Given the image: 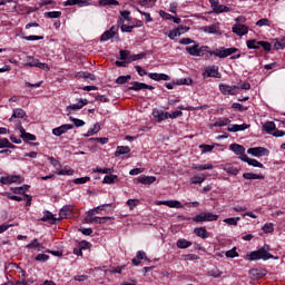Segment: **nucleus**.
<instances>
[{
	"label": "nucleus",
	"mask_w": 285,
	"mask_h": 285,
	"mask_svg": "<svg viewBox=\"0 0 285 285\" xmlns=\"http://www.w3.org/2000/svg\"><path fill=\"white\" fill-rule=\"evenodd\" d=\"M256 26H257L258 28H263V26H271V20H268V18L259 19V20L256 22Z\"/></svg>",
	"instance_id": "58"
},
{
	"label": "nucleus",
	"mask_w": 285,
	"mask_h": 285,
	"mask_svg": "<svg viewBox=\"0 0 285 285\" xmlns=\"http://www.w3.org/2000/svg\"><path fill=\"white\" fill-rule=\"evenodd\" d=\"M262 230H263L264 233H266V234L273 233V230H275V228L273 227V223H266V224L263 226Z\"/></svg>",
	"instance_id": "59"
},
{
	"label": "nucleus",
	"mask_w": 285,
	"mask_h": 285,
	"mask_svg": "<svg viewBox=\"0 0 285 285\" xmlns=\"http://www.w3.org/2000/svg\"><path fill=\"white\" fill-rule=\"evenodd\" d=\"M247 155H252L253 157H268L271 150L266 147H252L247 149Z\"/></svg>",
	"instance_id": "6"
},
{
	"label": "nucleus",
	"mask_w": 285,
	"mask_h": 285,
	"mask_svg": "<svg viewBox=\"0 0 285 285\" xmlns=\"http://www.w3.org/2000/svg\"><path fill=\"white\" fill-rule=\"evenodd\" d=\"M176 86H191L193 80L190 78H181L179 80L174 81Z\"/></svg>",
	"instance_id": "41"
},
{
	"label": "nucleus",
	"mask_w": 285,
	"mask_h": 285,
	"mask_svg": "<svg viewBox=\"0 0 285 285\" xmlns=\"http://www.w3.org/2000/svg\"><path fill=\"white\" fill-rule=\"evenodd\" d=\"M248 128H250V125L243 124V125H233L232 127H228L227 130L228 132H239L242 130H248Z\"/></svg>",
	"instance_id": "25"
},
{
	"label": "nucleus",
	"mask_w": 285,
	"mask_h": 285,
	"mask_svg": "<svg viewBox=\"0 0 285 285\" xmlns=\"http://www.w3.org/2000/svg\"><path fill=\"white\" fill-rule=\"evenodd\" d=\"M78 246L81 248V250H88L92 247V244L88 240H81Z\"/></svg>",
	"instance_id": "52"
},
{
	"label": "nucleus",
	"mask_w": 285,
	"mask_h": 285,
	"mask_svg": "<svg viewBox=\"0 0 285 285\" xmlns=\"http://www.w3.org/2000/svg\"><path fill=\"white\" fill-rule=\"evenodd\" d=\"M117 181H119V177H117V175H106L104 177L102 184H117Z\"/></svg>",
	"instance_id": "33"
},
{
	"label": "nucleus",
	"mask_w": 285,
	"mask_h": 285,
	"mask_svg": "<svg viewBox=\"0 0 285 285\" xmlns=\"http://www.w3.org/2000/svg\"><path fill=\"white\" fill-rule=\"evenodd\" d=\"M194 233L197 235V237H200V239H208V237H210V234L206 227H196Z\"/></svg>",
	"instance_id": "22"
},
{
	"label": "nucleus",
	"mask_w": 285,
	"mask_h": 285,
	"mask_svg": "<svg viewBox=\"0 0 285 285\" xmlns=\"http://www.w3.org/2000/svg\"><path fill=\"white\" fill-rule=\"evenodd\" d=\"M121 32H132L135 30V26H127V24H121L120 26Z\"/></svg>",
	"instance_id": "63"
},
{
	"label": "nucleus",
	"mask_w": 285,
	"mask_h": 285,
	"mask_svg": "<svg viewBox=\"0 0 285 285\" xmlns=\"http://www.w3.org/2000/svg\"><path fill=\"white\" fill-rule=\"evenodd\" d=\"M0 184L4 186H10V184H23V178L19 175H10L0 178Z\"/></svg>",
	"instance_id": "7"
},
{
	"label": "nucleus",
	"mask_w": 285,
	"mask_h": 285,
	"mask_svg": "<svg viewBox=\"0 0 285 285\" xmlns=\"http://www.w3.org/2000/svg\"><path fill=\"white\" fill-rule=\"evenodd\" d=\"M203 75L204 77H214L215 79H222V73H219V67L217 66L208 67Z\"/></svg>",
	"instance_id": "14"
},
{
	"label": "nucleus",
	"mask_w": 285,
	"mask_h": 285,
	"mask_svg": "<svg viewBox=\"0 0 285 285\" xmlns=\"http://www.w3.org/2000/svg\"><path fill=\"white\" fill-rule=\"evenodd\" d=\"M226 257L233 259L235 257H239V253H237V247H234L225 253Z\"/></svg>",
	"instance_id": "49"
},
{
	"label": "nucleus",
	"mask_w": 285,
	"mask_h": 285,
	"mask_svg": "<svg viewBox=\"0 0 285 285\" xmlns=\"http://www.w3.org/2000/svg\"><path fill=\"white\" fill-rule=\"evenodd\" d=\"M39 63V59H35V57H28L26 66H29V68H37V65Z\"/></svg>",
	"instance_id": "48"
},
{
	"label": "nucleus",
	"mask_w": 285,
	"mask_h": 285,
	"mask_svg": "<svg viewBox=\"0 0 285 285\" xmlns=\"http://www.w3.org/2000/svg\"><path fill=\"white\" fill-rule=\"evenodd\" d=\"M75 206L72 205H66L63 206L60 212H59V218L58 219H70V217H72V215H75Z\"/></svg>",
	"instance_id": "8"
},
{
	"label": "nucleus",
	"mask_w": 285,
	"mask_h": 285,
	"mask_svg": "<svg viewBox=\"0 0 285 285\" xmlns=\"http://www.w3.org/2000/svg\"><path fill=\"white\" fill-rule=\"evenodd\" d=\"M239 159L254 168H264V164L259 163L257 159L248 158V155L239 156Z\"/></svg>",
	"instance_id": "15"
},
{
	"label": "nucleus",
	"mask_w": 285,
	"mask_h": 285,
	"mask_svg": "<svg viewBox=\"0 0 285 285\" xmlns=\"http://www.w3.org/2000/svg\"><path fill=\"white\" fill-rule=\"evenodd\" d=\"M88 181H90V177L85 176V177L76 178L73 180V184L81 185V184H88Z\"/></svg>",
	"instance_id": "56"
},
{
	"label": "nucleus",
	"mask_w": 285,
	"mask_h": 285,
	"mask_svg": "<svg viewBox=\"0 0 285 285\" xmlns=\"http://www.w3.org/2000/svg\"><path fill=\"white\" fill-rule=\"evenodd\" d=\"M246 46H247L248 50H259V48H261L259 41H257L255 39L247 40Z\"/></svg>",
	"instance_id": "32"
},
{
	"label": "nucleus",
	"mask_w": 285,
	"mask_h": 285,
	"mask_svg": "<svg viewBox=\"0 0 285 285\" xmlns=\"http://www.w3.org/2000/svg\"><path fill=\"white\" fill-rule=\"evenodd\" d=\"M130 79H132V76H130V75L119 76L116 79V83H118L119 86H124V83H128V81H130Z\"/></svg>",
	"instance_id": "37"
},
{
	"label": "nucleus",
	"mask_w": 285,
	"mask_h": 285,
	"mask_svg": "<svg viewBox=\"0 0 285 285\" xmlns=\"http://www.w3.org/2000/svg\"><path fill=\"white\" fill-rule=\"evenodd\" d=\"M128 90H134V92H139V90H155L154 86L147 85L145 82L134 81Z\"/></svg>",
	"instance_id": "9"
},
{
	"label": "nucleus",
	"mask_w": 285,
	"mask_h": 285,
	"mask_svg": "<svg viewBox=\"0 0 285 285\" xmlns=\"http://www.w3.org/2000/svg\"><path fill=\"white\" fill-rule=\"evenodd\" d=\"M191 168H193V170H213V168H215V166H213V164H207V165L193 164Z\"/></svg>",
	"instance_id": "34"
},
{
	"label": "nucleus",
	"mask_w": 285,
	"mask_h": 285,
	"mask_svg": "<svg viewBox=\"0 0 285 285\" xmlns=\"http://www.w3.org/2000/svg\"><path fill=\"white\" fill-rule=\"evenodd\" d=\"M99 130H101V125H99V122H96L92 128L88 129L85 137H92V135H97Z\"/></svg>",
	"instance_id": "35"
},
{
	"label": "nucleus",
	"mask_w": 285,
	"mask_h": 285,
	"mask_svg": "<svg viewBox=\"0 0 285 285\" xmlns=\"http://www.w3.org/2000/svg\"><path fill=\"white\" fill-rule=\"evenodd\" d=\"M22 139L26 142H28V141H37V136H35V135H32L30 132H27Z\"/></svg>",
	"instance_id": "62"
},
{
	"label": "nucleus",
	"mask_w": 285,
	"mask_h": 285,
	"mask_svg": "<svg viewBox=\"0 0 285 285\" xmlns=\"http://www.w3.org/2000/svg\"><path fill=\"white\" fill-rule=\"evenodd\" d=\"M219 90L223 95H237V90H239V86H230V85H219Z\"/></svg>",
	"instance_id": "10"
},
{
	"label": "nucleus",
	"mask_w": 285,
	"mask_h": 285,
	"mask_svg": "<svg viewBox=\"0 0 285 285\" xmlns=\"http://www.w3.org/2000/svg\"><path fill=\"white\" fill-rule=\"evenodd\" d=\"M138 184H144L145 186H150V184H155L157 181V177L155 176H140L137 178Z\"/></svg>",
	"instance_id": "20"
},
{
	"label": "nucleus",
	"mask_w": 285,
	"mask_h": 285,
	"mask_svg": "<svg viewBox=\"0 0 285 285\" xmlns=\"http://www.w3.org/2000/svg\"><path fill=\"white\" fill-rule=\"evenodd\" d=\"M47 19H59L61 17V11H48L45 12Z\"/></svg>",
	"instance_id": "43"
},
{
	"label": "nucleus",
	"mask_w": 285,
	"mask_h": 285,
	"mask_svg": "<svg viewBox=\"0 0 285 285\" xmlns=\"http://www.w3.org/2000/svg\"><path fill=\"white\" fill-rule=\"evenodd\" d=\"M269 246L265 244L263 247L258 248L257 250L250 252L245 256V259L247 262H257L259 259H263V262H268V259H275V256L271 253H268Z\"/></svg>",
	"instance_id": "1"
},
{
	"label": "nucleus",
	"mask_w": 285,
	"mask_h": 285,
	"mask_svg": "<svg viewBox=\"0 0 285 285\" xmlns=\"http://www.w3.org/2000/svg\"><path fill=\"white\" fill-rule=\"evenodd\" d=\"M235 52H239V49H237L236 47H232V48H225V47H220V48H216L213 51H209V57H218V59H226V57H230L232 55H235Z\"/></svg>",
	"instance_id": "4"
},
{
	"label": "nucleus",
	"mask_w": 285,
	"mask_h": 285,
	"mask_svg": "<svg viewBox=\"0 0 285 285\" xmlns=\"http://www.w3.org/2000/svg\"><path fill=\"white\" fill-rule=\"evenodd\" d=\"M94 173H99L100 175H110V173H112V169L97 167L96 169H94Z\"/></svg>",
	"instance_id": "54"
},
{
	"label": "nucleus",
	"mask_w": 285,
	"mask_h": 285,
	"mask_svg": "<svg viewBox=\"0 0 285 285\" xmlns=\"http://www.w3.org/2000/svg\"><path fill=\"white\" fill-rule=\"evenodd\" d=\"M153 117L154 119H157L158 124H161V121H166V119H169L168 117H170V112L168 111H153Z\"/></svg>",
	"instance_id": "18"
},
{
	"label": "nucleus",
	"mask_w": 285,
	"mask_h": 285,
	"mask_svg": "<svg viewBox=\"0 0 285 285\" xmlns=\"http://www.w3.org/2000/svg\"><path fill=\"white\" fill-rule=\"evenodd\" d=\"M28 190H30V185H23L21 187H11V191L14 195H23V197H26V193H28Z\"/></svg>",
	"instance_id": "24"
},
{
	"label": "nucleus",
	"mask_w": 285,
	"mask_h": 285,
	"mask_svg": "<svg viewBox=\"0 0 285 285\" xmlns=\"http://www.w3.org/2000/svg\"><path fill=\"white\" fill-rule=\"evenodd\" d=\"M244 179H264V175L254 174V173H245L243 174Z\"/></svg>",
	"instance_id": "38"
},
{
	"label": "nucleus",
	"mask_w": 285,
	"mask_h": 285,
	"mask_svg": "<svg viewBox=\"0 0 285 285\" xmlns=\"http://www.w3.org/2000/svg\"><path fill=\"white\" fill-rule=\"evenodd\" d=\"M121 61H130V51L120 49L119 51Z\"/></svg>",
	"instance_id": "46"
},
{
	"label": "nucleus",
	"mask_w": 285,
	"mask_h": 285,
	"mask_svg": "<svg viewBox=\"0 0 285 285\" xmlns=\"http://www.w3.org/2000/svg\"><path fill=\"white\" fill-rule=\"evenodd\" d=\"M135 69L138 72L139 77H145L147 75L149 79H153V81H170V76L166 73H157V72L148 73V71L141 68V66H136Z\"/></svg>",
	"instance_id": "3"
},
{
	"label": "nucleus",
	"mask_w": 285,
	"mask_h": 285,
	"mask_svg": "<svg viewBox=\"0 0 285 285\" xmlns=\"http://www.w3.org/2000/svg\"><path fill=\"white\" fill-rule=\"evenodd\" d=\"M217 219H219V215L206 212L193 217V222H196V224H202L204 222H217Z\"/></svg>",
	"instance_id": "5"
},
{
	"label": "nucleus",
	"mask_w": 285,
	"mask_h": 285,
	"mask_svg": "<svg viewBox=\"0 0 285 285\" xmlns=\"http://www.w3.org/2000/svg\"><path fill=\"white\" fill-rule=\"evenodd\" d=\"M206 181L205 175H196L190 178V184H204Z\"/></svg>",
	"instance_id": "39"
},
{
	"label": "nucleus",
	"mask_w": 285,
	"mask_h": 285,
	"mask_svg": "<svg viewBox=\"0 0 285 285\" xmlns=\"http://www.w3.org/2000/svg\"><path fill=\"white\" fill-rule=\"evenodd\" d=\"M100 6H119L117 0H101Z\"/></svg>",
	"instance_id": "60"
},
{
	"label": "nucleus",
	"mask_w": 285,
	"mask_h": 285,
	"mask_svg": "<svg viewBox=\"0 0 285 285\" xmlns=\"http://www.w3.org/2000/svg\"><path fill=\"white\" fill-rule=\"evenodd\" d=\"M26 117V110L21 108L13 109V114L9 121H12L13 119H23Z\"/></svg>",
	"instance_id": "27"
},
{
	"label": "nucleus",
	"mask_w": 285,
	"mask_h": 285,
	"mask_svg": "<svg viewBox=\"0 0 285 285\" xmlns=\"http://www.w3.org/2000/svg\"><path fill=\"white\" fill-rule=\"evenodd\" d=\"M229 150H233V153H235V155H240V157H243V155H246V148H244V146L239 145V144H232L229 146Z\"/></svg>",
	"instance_id": "23"
},
{
	"label": "nucleus",
	"mask_w": 285,
	"mask_h": 285,
	"mask_svg": "<svg viewBox=\"0 0 285 285\" xmlns=\"http://www.w3.org/2000/svg\"><path fill=\"white\" fill-rule=\"evenodd\" d=\"M263 129L265 130V132H267V135H272L273 132H275L276 126L275 122L273 121H267L263 125Z\"/></svg>",
	"instance_id": "31"
},
{
	"label": "nucleus",
	"mask_w": 285,
	"mask_h": 285,
	"mask_svg": "<svg viewBox=\"0 0 285 285\" xmlns=\"http://www.w3.org/2000/svg\"><path fill=\"white\" fill-rule=\"evenodd\" d=\"M249 275L254 279H262V277H264L266 275V273H264V269L253 268L252 271H249Z\"/></svg>",
	"instance_id": "29"
},
{
	"label": "nucleus",
	"mask_w": 285,
	"mask_h": 285,
	"mask_svg": "<svg viewBox=\"0 0 285 285\" xmlns=\"http://www.w3.org/2000/svg\"><path fill=\"white\" fill-rule=\"evenodd\" d=\"M40 222H48V224L55 225L59 224V222H61V218L55 217V214H52L50 210H45L43 217L40 218Z\"/></svg>",
	"instance_id": "13"
},
{
	"label": "nucleus",
	"mask_w": 285,
	"mask_h": 285,
	"mask_svg": "<svg viewBox=\"0 0 285 285\" xmlns=\"http://www.w3.org/2000/svg\"><path fill=\"white\" fill-rule=\"evenodd\" d=\"M186 52L190 55V57H204L206 52L210 55L213 50L208 46H199V42H195L194 46H187L185 48Z\"/></svg>",
	"instance_id": "2"
},
{
	"label": "nucleus",
	"mask_w": 285,
	"mask_h": 285,
	"mask_svg": "<svg viewBox=\"0 0 285 285\" xmlns=\"http://www.w3.org/2000/svg\"><path fill=\"white\" fill-rule=\"evenodd\" d=\"M1 148H16V146L8 140V138H0V149Z\"/></svg>",
	"instance_id": "42"
},
{
	"label": "nucleus",
	"mask_w": 285,
	"mask_h": 285,
	"mask_svg": "<svg viewBox=\"0 0 285 285\" xmlns=\"http://www.w3.org/2000/svg\"><path fill=\"white\" fill-rule=\"evenodd\" d=\"M207 275H209V277L219 278V277H222L223 273H222V271L214 268V269L209 271L207 273Z\"/></svg>",
	"instance_id": "51"
},
{
	"label": "nucleus",
	"mask_w": 285,
	"mask_h": 285,
	"mask_svg": "<svg viewBox=\"0 0 285 285\" xmlns=\"http://www.w3.org/2000/svg\"><path fill=\"white\" fill-rule=\"evenodd\" d=\"M158 206H168L169 208H184L179 200H159Z\"/></svg>",
	"instance_id": "17"
},
{
	"label": "nucleus",
	"mask_w": 285,
	"mask_h": 285,
	"mask_svg": "<svg viewBox=\"0 0 285 285\" xmlns=\"http://www.w3.org/2000/svg\"><path fill=\"white\" fill-rule=\"evenodd\" d=\"M137 204H139V199H128L127 206H129L130 210L137 208Z\"/></svg>",
	"instance_id": "61"
},
{
	"label": "nucleus",
	"mask_w": 285,
	"mask_h": 285,
	"mask_svg": "<svg viewBox=\"0 0 285 285\" xmlns=\"http://www.w3.org/2000/svg\"><path fill=\"white\" fill-rule=\"evenodd\" d=\"M72 128H75V125L65 124L60 127L53 128L52 135H55V137H61V135H66V132H68V130H72Z\"/></svg>",
	"instance_id": "11"
},
{
	"label": "nucleus",
	"mask_w": 285,
	"mask_h": 285,
	"mask_svg": "<svg viewBox=\"0 0 285 285\" xmlns=\"http://www.w3.org/2000/svg\"><path fill=\"white\" fill-rule=\"evenodd\" d=\"M177 248H190L193 246V243L189 240H186L185 238H180L176 243Z\"/></svg>",
	"instance_id": "36"
},
{
	"label": "nucleus",
	"mask_w": 285,
	"mask_h": 285,
	"mask_svg": "<svg viewBox=\"0 0 285 285\" xmlns=\"http://www.w3.org/2000/svg\"><path fill=\"white\" fill-rule=\"evenodd\" d=\"M232 32L238 35V37H244V35H248V27L246 24H234Z\"/></svg>",
	"instance_id": "16"
},
{
	"label": "nucleus",
	"mask_w": 285,
	"mask_h": 285,
	"mask_svg": "<svg viewBox=\"0 0 285 285\" xmlns=\"http://www.w3.org/2000/svg\"><path fill=\"white\" fill-rule=\"evenodd\" d=\"M258 46H261L265 52H271V50H273V45L268 41L261 40L258 41Z\"/></svg>",
	"instance_id": "40"
},
{
	"label": "nucleus",
	"mask_w": 285,
	"mask_h": 285,
	"mask_svg": "<svg viewBox=\"0 0 285 285\" xmlns=\"http://www.w3.org/2000/svg\"><path fill=\"white\" fill-rule=\"evenodd\" d=\"M117 32H119V27H117V26L110 27L109 30L105 31L100 36V41H110V39H112V37H115V35H117Z\"/></svg>",
	"instance_id": "12"
},
{
	"label": "nucleus",
	"mask_w": 285,
	"mask_h": 285,
	"mask_svg": "<svg viewBox=\"0 0 285 285\" xmlns=\"http://www.w3.org/2000/svg\"><path fill=\"white\" fill-rule=\"evenodd\" d=\"M48 259H50V256L46 254H38L36 256V262H48Z\"/></svg>",
	"instance_id": "64"
},
{
	"label": "nucleus",
	"mask_w": 285,
	"mask_h": 285,
	"mask_svg": "<svg viewBox=\"0 0 285 285\" xmlns=\"http://www.w3.org/2000/svg\"><path fill=\"white\" fill-rule=\"evenodd\" d=\"M183 258L185 262H195L199 259V256H197V254H187V255H183Z\"/></svg>",
	"instance_id": "53"
},
{
	"label": "nucleus",
	"mask_w": 285,
	"mask_h": 285,
	"mask_svg": "<svg viewBox=\"0 0 285 285\" xmlns=\"http://www.w3.org/2000/svg\"><path fill=\"white\" fill-rule=\"evenodd\" d=\"M202 153H212L215 149V145H200Z\"/></svg>",
	"instance_id": "57"
},
{
	"label": "nucleus",
	"mask_w": 285,
	"mask_h": 285,
	"mask_svg": "<svg viewBox=\"0 0 285 285\" xmlns=\"http://www.w3.org/2000/svg\"><path fill=\"white\" fill-rule=\"evenodd\" d=\"M204 32H208L209 35H217L218 37L222 36V30H219L217 24L205 27Z\"/></svg>",
	"instance_id": "26"
},
{
	"label": "nucleus",
	"mask_w": 285,
	"mask_h": 285,
	"mask_svg": "<svg viewBox=\"0 0 285 285\" xmlns=\"http://www.w3.org/2000/svg\"><path fill=\"white\" fill-rule=\"evenodd\" d=\"M128 153H130V147L118 146L115 151V157H121V155H128Z\"/></svg>",
	"instance_id": "28"
},
{
	"label": "nucleus",
	"mask_w": 285,
	"mask_h": 285,
	"mask_svg": "<svg viewBox=\"0 0 285 285\" xmlns=\"http://www.w3.org/2000/svg\"><path fill=\"white\" fill-rule=\"evenodd\" d=\"M224 170L227 175H234V176L239 175V169H237V167H235L230 164L225 165Z\"/></svg>",
	"instance_id": "30"
},
{
	"label": "nucleus",
	"mask_w": 285,
	"mask_h": 285,
	"mask_svg": "<svg viewBox=\"0 0 285 285\" xmlns=\"http://www.w3.org/2000/svg\"><path fill=\"white\" fill-rule=\"evenodd\" d=\"M83 106H88V99H79L78 104L69 105L67 107V111L70 112V110H81Z\"/></svg>",
	"instance_id": "21"
},
{
	"label": "nucleus",
	"mask_w": 285,
	"mask_h": 285,
	"mask_svg": "<svg viewBox=\"0 0 285 285\" xmlns=\"http://www.w3.org/2000/svg\"><path fill=\"white\" fill-rule=\"evenodd\" d=\"M22 39L26 41H41L43 40V36H24Z\"/></svg>",
	"instance_id": "55"
},
{
	"label": "nucleus",
	"mask_w": 285,
	"mask_h": 285,
	"mask_svg": "<svg viewBox=\"0 0 285 285\" xmlns=\"http://www.w3.org/2000/svg\"><path fill=\"white\" fill-rule=\"evenodd\" d=\"M146 57V52H140L138 55H131L127 63H132V61H139V59H144Z\"/></svg>",
	"instance_id": "44"
},
{
	"label": "nucleus",
	"mask_w": 285,
	"mask_h": 285,
	"mask_svg": "<svg viewBox=\"0 0 285 285\" xmlns=\"http://www.w3.org/2000/svg\"><path fill=\"white\" fill-rule=\"evenodd\" d=\"M181 30H190V27H186L184 24L178 26V28L169 31L168 37L173 40L176 37H181Z\"/></svg>",
	"instance_id": "19"
},
{
	"label": "nucleus",
	"mask_w": 285,
	"mask_h": 285,
	"mask_svg": "<svg viewBox=\"0 0 285 285\" xmlns=\"http://www.w3.org/2000/svg\"><path fill=\"white\" fill-rule=\"evenodd\" d=\"M240 219V217L225 218L224 224H227L228 226H237V222H239Z\"/></svg>",
	"instance_id": "47"
},
{
	"label": "nucleus",
	"mask_w": 285,
	"mask_h": 285,
	"mask_svg": "<svg viewBox=\"0 0 285 285\" xmlns=\"http://www.w3.org/2000/svg\"><path fill=\"white\" fill-rule=\"evenodd\" d=\"M285 48V36L274 43V50H284Z\"/></svg>",
	"instance_id": "50"
},
{
	"label": "nucleus",
	"mask_w": 285,
	"mask_h": 285,
	"mask_svg": "<svg viewBox=\"0 0 285 285\" xmlns=\"http://www.w3.org/2000/svg\"><path fill=\"white\" fill-rule=\"evenodd\" d=\"M70 121L73 122V126H76V128H81L83 126H86V121L79 119V118H75L72 116L69 117Z\"/></svg>",
	"instance_id": "45"
}]
</instances>
